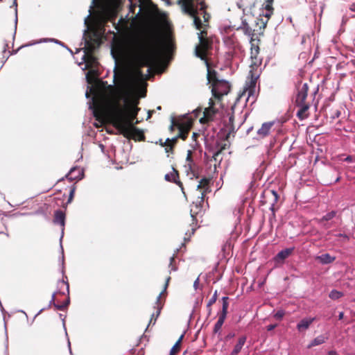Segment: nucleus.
<instances>
[{"instance_id": "nucleus-1", "label": "nucleus", "mask_w": 355, "mask_h": 355, "mask_svg": "<svg viewBox=\"0 0 355 355\" xmlns=\"http://www.w3.org/2000/svg\"><path fill=\"white\" fill-rule=\"evenodd\" d=\"M138 98H130L121 91L112 99L110 108L107 110L100 103L95 104L94 115L97 121L109 120L124 137L135 141H144V132L135 126L140 108Z\"/></svg>"}, {"instance_id": "nucleus-2", "label": "nucleus", "mask_w": 355, "mask_h": 355, "mask_svg": "<svg viewBox=\"0 0 355 355\" xmlns=\"http://www.w3.org/2000/svg\"><path fill=\"white\" fill-rule=\"evenodd\" d=\"M164 45L162 40L154 35L142 37L134 42L132 47L133 60L138 67L137 73L141 75V68L155 66L162 57L164 52Z\"/></svg>"}, {"instance_id": "nucleus-3", "label": "nucleus", "mask_w": 355, "mask_h": 355, "mask_svg": "<svg viewBox=\"0 0 355 355\" xmlns=\"http://www.w3.org/2000/svg\"><path fill=\"white\" fill-rule=\"evenodd\" d=\"M230 88L231 86L230 83L224 80H221L217 83H215V85L211 87V93L214 99L220 101L223 96L229 93Z\"/></svg>"}, {"instance_id": "nucleus-4", "label": "nucleus", "mask_w": 355, "mask_h": 355, "mask_svg": "<svg viewBox=\"0 0 355 355\" xmlns=\"http://www.w3.org/2000/svg\"><path fill=\"white\" fill-rule=\"evenodd\" d=\"M212 47V40L211 38L199 39V44L196 48V55L202 60H207V51Z\"/></svg>"}, {"instance_id": "nucleus-5", "label": "nucleus", "mask_w": 355, "mask_h": 355, "mask_svg": "<svg viewBox=\"0 0 355 355\" xmlns=\"http://www.w3.org/2000/svg\"><path fill=\"white\" fill-rule=\"evenodd\" d=\"M209 184V179L205 178L200 180L197 186V189L200 191V196H198L197 200L193 202V204L196 205L197 208L202 206L207 193L210 192Z\"/></svg>"}, {"instance_id": "nucleus-6", "label": "nucleus", "mask_w": 355, "mask_h": 355, "mask_svg": "<svg viewBox=\"0 0 355 355\" xmlns=\"http://www.w3.org/2000/svg\"><path fill=\"white\" fill-rule=\"evenodd\" d=\"M209 107L205 108L203 112V116L200 119V122L202 124L207 123L214 120L218 110L214 107L215 101L212 98L209 99Z\"/></svg>"}, {"instance_id": "nucleus-7", "label": "nucleus", "mask_w": 355, "mask_h": 355, "mask_svg": "<svg viewBox=\"0 0 355 355\" xmlns=\"http://www.w3.org/2000/svg\"><path fill=\"white\" fill-rule=\"evenodd\" d=\"M309 85L307 83L300 84L297 87V94L295 99V105L309 104L306 101L308 96Z\"/></svg>"}, {"instance_id": "nucleus-8", "label": "nucleus", "mask_w": 355, "mask_h": 355, "mask_svg": "<svg viewBox=\"0 0 355 355\" xmlns=\"http://www.w3.org/2000/svg\"><path fill=\"white\" fill-rule=\"evenodd\" d=\"M170 280H171V277H168L166 278V282L164 284V290L160 293L159 295L157 297V302H156V304L157 305V310L156 311V315H155V313H153V315H151V318L150 320L148 325H150V324H155L156 322L157 318H158V316L160 314L161 309H162V306H163V303L162 302L161 298H162V295H164L166 293V289L168 286Z\"/></svg>"}, {"instance_id": "nucleus-9", "label": "nucleus", "mask_w": 355, "mask_h": 355, "mask_svg": "<svg viewBox=\"0 0 355 355\" xmlns=\"http://www.w3.org/2000/svg\"><path fill=\"white\" fill-rule=\"evenodd\" d=\"M191 127V120L185 116H183L180 125L178 128L179 132L178 134V137L182 139L184 141L186 140L188 137V135Z\"/></svg>"}, {"instance_id": "nucleus-10", "label": "nucleus", "mask_w": 355, "mask_h": 355, "mask_svg": "<svg viewBox=\"0 0 355 355\" xmlns=\"http://www.w3.org/2000/svg\"><path fill=\"white\" fill-rule=\"evenodd\" d=\"M101 44V39L99 37H96L95 39V44L92 42V40H87L85 42V50L87 56V60H85L86 62H93L95 61V58L92 55L93 52L96 49L97 46Z\"/></svg>"}, {"instance_id": "nucleus-11", "label": "nucleus", "mask_w": 355, "mask_h": 355, "mask_svg": "<svg viewBox=\"0 0 355 355\" xmlns=\"http://www.w3.org/2000/svg\"><path fill=\"white\" fill-rule=\"evenodd\" d=\"M187 162H188L187 165L185 166L187 168V175H191V178H198L199 177V173H198V168L197 166L193 162V158H192V152L191 150H188L187 155Z\"/></svg>"}, {"instance_id": "nucleus-12", "label": "nucleus", "mask_w": 355, "mask_h": 355, "mask_svg": "<svg viewBox=\"0 0 355 355\" xmlns=\"http://www.w3.org/2000/svg\"><path fill=\"white\" fill-rule=\"evenodd\" d=\"M172 169L173 171L171 173H167L165 175V180L168 182H171L178 185L181 188L182 193H184L183 184L179 180L178 171L174 167H173Z\"/></svg>"}, {"instance_id": "nucleus-13", "label": "nucleus", "mask_w": 355, "mask_h": 355, "mask_svg": "<svg viewBox=\"0 0 355 355\" xmlns=\"http://www.w3.org/2000/svg\"><path fill=\"white\" fill-rule=\"evenodd\" d=\"M206 67L207 68V78L208 83L211 84V87H212L215 83H217L220 80L218 77L217 72L211 69L210 64L208 60L205 61Z\"/></svg>"}, {"instance_id": "nucleus-14", "label": "nucleus", "mask_w": 355, "mask_h": 355, "mask_svg": "<svg viewBox=\"0 0 355 355\" xmlns=\"http://www.w3.org/2000/svg\"><path fill=\"white\" fill-rule=\"evenodd\" d=\"M296 107H298V110L297 112V116L300 120H304L309 117V108L311 107L310 103L309 104H297Z\"/></svg>"}, {"instance_id": "nucleus-15", "label": "nucleus", "mask_w": 355, "mask_h": 355, "mask_svg": "<svg viewBox=\"0 0 355 355\" xmlns=\"http://www.w3.org/2000/svg\"><path fill=\"white\" fill-rule=\"evenodd\" d=\"M222 310L218 313V321L223 322L224 323L225 318L227 314V309L229 307V297H222Z\"/></svg>"}, {"instance_id": "nucleus-16", "label": "nucleus", "mask_w": 355, "mask_h": 355, "mask_svg": "<svg viewBox=\"0 0 355 355\" xmlns=\"http://www.w3.org/2000/svg\"><path fill=\"white\" fill-rule=\"evenodd\" d=\"M83 171L81 168L73 167L67 174L66 178L69 180H80L83 178Z\"/></svg>"}, {"instance_id": "nucleus-17", "label": "nucleus", "mask_w": 355, "mask_h": 355, "mask_svg": "<svg viewBox=\"0 0 355 355\" xmlns=\"http://www.w3.org/2000/svg\"><path fill=\"white\" fill-rule=\"evenodd\" d=\"M294 248H286L279 252L275 257V261L276 262H284L294 251Z\"/></svg>"}, {"instance_id": "nucleus-18", "label": "nucleus", "mask_w": 355, "mask_h": 355, "mask_svg": "<svg viewBox=\"0 0 355 355\" xmlns=\"http://www.w3.org/2000/svg\"><path fill=\"white\" fill-rule=\"evenodd\" d=\"M274 124L275 123L273 121L263 123L261 127L258 130L257 135L261 137L268 136Z\"/></svg>"}, {"instance_id": "nucleus-19", "label": "nucleus", "mask_w": 355, "mask_h": 355, "mask_svg": "<svg viewBox=\"0 0 355 355\" xmlns=\"http://www.w3.org/2000/svg\"><path fill=\"white\" fill-rule=\"evenodd\" d=\"M254 84L253 85H251L248 88H246L241 94L239 95L238 98H236V101H239L242 97L245 96L246 94L248 95L246 101H248L250 98L252 97V103L255 101V97L254 96Z\"/></svg>"}, {"instance_id": "nucleus-20", "label": "nucleus", "mask_w": 355, "mask_h": 355, "mask_svg": "<svg viewBox=\"0 0 355 355\" xmlns=\"http://www.w3.org/2000/svg\"><path fill=\"white\" fill-rule=\"evenodd\" d=\"M10 217L4 214L0 210V234H3L7 230V223L10 220Z\"/></svg>"}, {"instance_id": "nucleus-21", "label": "nucleus", "mask_w": 355, "mask_h": 355, "mask_svg": "<svg viewBox=\"0 0 355 355\" xmlns=\"http://www.w3.org/2000/svg\"><path fill=\"white\" fill-rule=\"evenodd\" d=\"M250 58L252 60L251 67L252 68L258 67L262 63V58L260 56L259 53H257L256 51L250 52Z\"/></svg>"}, {"instance_id": "nucleus-22", "label": "nucleus", "mask_w": 355, "mask_h": 355, "mask_svg": "<svg viewBox=\"0 0 355 355\" xmlns=\"http://www.w3.org/2000/svg\"><path fill=\"white\" fill-rule=\"evenodd\" d=\"M314 320L315 318L303 319L297 324V329L300 331L306 330L309 328V326L313 323Z\"/></svg>"}, {"instance_id": "nucleus-23", "label": "nucleus", "mask_w": 355, "mask_h": 355, "mask_svg": "<svg viewBox=\"0 0 355 355\" xmlns=\"http://www.w3.org/2000/svg\"><path fill=\"white\" fill-rule=\"evenodd\" d=\"M53 221L55 223L60 224L64 227L65 224V214L62 211L58 210L55 212Z\"/></svg>"}, {"instance_id": "nucleus-24", "label": "nucleus", "mask_w": 355, "mask_h": 355, "mask_svg": "<svg viewBox=\"0 0 355 355\" xmlns=\"http://www.w3.org/2000/svg\"><path fill=\"white\" fill-rule=\"evenodd\" d=\"M184 12L192 17L198 15L197 8L195 7L194 2L182 4Z\"/></svg>"}, {"instance_id": "nucleus-25", "label": "nucleus", "mask_w": 355, "mask_h": 355, "mask_svg": "<svg viewBox=\"0 0 355 355\" xmlns=\"http://www.w3.org/2000/svg\"><path fill=\"white\" fill-rule=\"evenodd\" d=\"M336 259L335 257L331 256L329 254H322L320 256H318L316 257V260H318L322 264H328L334 262Z\"/></svg>"}, {"instance_id": "nucleus-26", "label": "nucleus", "mask_w": 355, "mask_h": 355, "mask_svg": "<svg viewBox=\"0 0 355 355\" xmlns=\"http://www.w3.org/2000/svg\"><path fill=\"white\" fill-rule=\"evenodd\" d=\"M328 339L327 336H324V335H320L315 338L308 345L307 348L311 349L315 346L322 345L326 342V340Z\"/></svg>"}, {"instance_id": "nucleus-27", "label": "nucleus", "mask_w": 355, "mask_h": 355, "mask_svg": "<svg viewBox=\"0 0 355 355\" xmlns=\"http://www.w3.org/2000/svg\"><path fill=\"white\" fill-rule=\"evenodd\" d=\"M239 29L243 30V33L245 35L250 36V37H255L256 35V34L254 33V30L252 29V28L249 26V24L247 23L245 20L242 21V24Z\"/></svg>"}, {"instance_id": "nucleus-28", "label": "nucleus", "mask_w": 355, "mask_h": 355, "mask_svg": "<svg viewBox=\"0 0 355 355\" xmlns=\"http://www.w3.org/2000/svg\"><path fill=\"white\" fill-rule=\"evenodd\" d=\"M246 341V337L245 336H241L239 338L238 343L234 346V348L233 351L231 352L230 355H238V354L241 352L242 347H243L244 344Z\"/></svg>"}, {"instance_id": "nucleus-29", "label": "nucleus", "mask_w": 355, "mask_h": 355, "mask_svg": "<svg viewBox=\"0 0 355 355\" xmlns=\"http://www.w3.org/2000/svg\"><path fill=\"white\" fill-rule=\"evenodd\" d=\"M274 0H265V2L263 3V8L266 10V13L264 14V16L266 17L269 18L273 13V7H272V3Z\"/></svg>"}, {"instance_id": "nucleus-30", "label": "nucleus", "mask_w": 355, "mask_h": 355, "mask_svg": "<svg viewBox=\"0 0 355 355\" xmlns=\"http://www.w3.org/2000/svg\"><path fill=\"white\" fill-rule=\"evenodd\" d=\"M183 119L182 117H174L171 116V125L169 126V130L171 132H173L176 128L178 129L180 123L182 122V120Z\"/></svg>"}, {"instance_id": "nucleus-31", "label": "nucleus", "mask_w": 355, "mask_h": 355, "mask_svg": "<svg viewBox=\"0 0 355 355\" xmlns=\"http://www.w3.org/2000/svg\"><path fill=\"white\" fill-rule=\"evenodd\" d=\"M57 293H54L52 295L51 300L50 302L53 304V306L56 308V309L62 311L66 307H67V306L69 305V298L68 297V299L64 302H63L61 304H56L55 302V296H56Z\"/></svg>"}, {"instance_id": "nucleus-32", "label": "nucleus", "mask_w": 355, "mask_h": 355, "mask_svg": "<svg viewBox=\"0 0 355 355\" xmlns=\"http://www.w3.org/2000/svg\"><path fill=\"white\" fill-rule=\"evenodd\" d=\"M184 335H182L179 339L176 341L175 345L173 346V347L171 349L170 354L169 355H177L181 349V343L183 339Z\"/></svg>"}, {"instance_id": "nucleus-33", "label": "nucleus", "mask_w": 355, "mask_h": 355, "mask_svg": "<svg viewBox=\"0 0 355 355\" xmlns=\"http://www.w3.org/2000/svg\"><path fill=\"white\" fill-rule=\"evenodd\" d=\"M259 43L260 40L258 38H255L254 37H252L250 38V52L255 51L257 53H259L260 49H259Z\"/></svg>"}, {"instance_id": "nucleus-34", "label": "nucleus", "mask_w": 355, "mask_h": 355, "mask_svg": "<svg viewBox=\"0 0 355 355\" xmlns=\"http://www.w3.org/2000/svg\"><path fill=\"white\" fill-rule=\"evenodd\" d=\"M236 107V104L234 105L232 108H231V110H232V114L229 117V125H230V132H234V109ZM230 132H229L226 136H225V139L227 140V139L229 138V136H230Z\"/></svg>"}, {"instance_id": "nucleus-35", "label": "nucleus", "mask_w": 355, "mask_h": 355, "mask_svg": "<svg viewBox=\"0 0 355 355\" xmlns=\"http://www.w3.org/2000/svg\"><path fill=\"white\" fill-rule=\"evenodd\" d=\"M336 215V211H331L327 214H325L324 216H322L321 218L318 219V223H323L324 222H327L331 220L332 218H334Z\"/></svg>"}, {"instance_id": "nucleus-36", "label": "nucleus", "mask_w": 355, "mask_h": 355, "mask_svg": "<svg viewBox=\"0 0 355 355\" xmlns=\"http://www.w3.org/2000/svg\"><path fill=\"white\" fill-rule=\"evenodd\" d=\"M230 145L227 144V143H224V144H218V150H216V152H215L213 155V158L214 159V160H217V157L223 151L225 150V149H227V148H229Z\"/></svg>"}, {"instance_id": "nucleus-37", "label": "nucleus", "mask_w": 355, "mask_h": 355, "mask_svg": "<svg viewBox=\"0 0 355 355\" xmlns=\"http://www.w3.org/2000/svg\"><path fill=\"white\" fill-rule=\"evenodd\" d=\"M217 300V291H216L213 295V296L209 300L207 307L208 309V315H211V306L216 302Z\"/></svg>"}, {"instance_id": "nucleus-38", "label": "nucleus", "mask_w": 355, "mask_h": 355, "mask_svg": "<svg viewBox=\"0 0 355 355\" xmlns=\"http://www.w3.org/2000/svg\"><path fill=\"white\" fill-rule=\"evenodd\" d=\"M343 296V293L336 290H333L330 292L329 297L332 300H338Z\"/></svg>"}, {"instance_id": "nucleus-39", "label": "nucleus", "mask_w": 355, "mask_h": 355, "mask_svg": "<svg viewBox=\"0 0 355 355\" xmlns=\"http://www.w3.org/2000/svg\"><path fill=\"white\" fill-rule=\"evenodd\" d=\"M193 23H194V25H195L196 29L201 30V28L202 27V24L200 18L197 15L193 16Z\"/></svg>"}, {"instance_id": "nucleus-40", "label": "nucleus", "mask_w": 355, "mask_h": 355, "mask_svg": "<svg viewBox=\"0 0 355 355\" xmlns=\"http://www.w3.org/2000/svg\"><path fill=\"white\" fill-rule=\"evenodd\" d=\"M240 1L243 7L250 8L254 5L255 0H240Z\"/></svg>"}, {"instance_id": "nucleus-41", "label": "nucleus", "mask_w": 355, "mask_h": 355, "mask_svg": "<svg viewBox=\"0 0 355 355\" xmlns=\"http://www.w3.org/2000/svg\"><path fill=\"white\" fill-rule=\"evenodd\" d=\"M76 187L75 186V184H73L70 187V191H69V198H68V200H67V204L71 203V201L73 200V197H74V193H75V191H76Z\"/></svg>"}, {"instance_id": "nucleus-42", "label": "nucleus", "mask_w": 355, "mask_h": 355, "mask_svg": "<svg viewBox=\"0 0 355 355\" xmlns=\"http://www.w3.org/2000/svg\"><path fill=\"white\" fill-rule=\"evenodd\" d=\"M223 324V322L218 320L214 327V330H213L214 334L219 333L220 331Z\"/></svg>"}, {"instance_id": "nucleus-43", "label": "nucleus", "mask_w": 355, "mask_h": 355, "mask_svg": "<svg viewBox=\"0 0 355 355\" xmlns=\"http://www.w3.org/2000/svg\"><path fill=\"white\" fill-rule=\"evenodd\" d=\"M58 286H60V288H62V286H65L66 287V291L67 292V293L69 294V285L67 282H65L64 280H62V281H60L58 282Z\"/></svg>"}, {"instance_id": "nucleus-44", "label": "nucleus", "mask_w": 355, "mask_h": 355, "mask_svg": "<svg viewBox=\"0 0 355 355\" xmlns=\"http://www.w3.org/2000/svg\"><path fill=\"white\" fill-rule=\"evenodd\" d=\"M101 19L102 22L104 24L107 22L109 20H110V14L109 12L103 13Z\"/></svg>"}, {"instance_id": "nucleus-45", "label": "nucleus", "mask_w": 355, "mask_h": 355, "mask_svg": "<svg viewBox=\"0 0 355 355\" xmlns=\"http://www.w3.org/2000/svg\"><path fill=\"white\" fill-rule=\"evenodd\" d=\"M200 38H209L207 37V31L206 30H202L200 31V32L198 33V39H200Z\"/></svg>"}, {"instance_id": "nucleus-46", "label": "nucleus", "mask_w": 355, "mask_h": 355, "mask_svg": "<svg viewBox=\"0 0 355 355\" xmlns=\"http://www.w3.org/2000/svg\"><path fill=\"white\" fill-rule=\"evenodd\" d=\"M284 315L283 311H279L275 314V318L277 320H281Z\"/></svg>"}, {"instance_id": "nucleus-47", "label": "nucleus", "mask_w": 355, "mask_h": 355, "mask_svg": "<svg viewBox=\"0 0 355 355\" xmlns=\"http://www.w3.org/2000/svg\"><path fill=\"white\" fill-rule=\"evenodd\" d=\"M173 148H174V146H172L171 144H168V145L165 146V151L166 153H173Z\"/></svg>"}, {"instance_id": "nucleus-48", "label": "nucleus", "mask_w": 355, "mask_h": 355, "mask_svg": "<svg viewBox=\"0 0 355 355\" xmlns=\"http://www.w3.org/2000/svg\"><path fill=\"white\" fill-rule=\"evenodd\" d=\"M319 224L321 225L325 229H329L332 226V223H329V221L324 222L323 223H319Z\"/></svg>"}, {"instance_id": "nucleus-49", "label": "nucleus", "mask_w": 355, "mask_h": 355, "mask_svg": "<svg viewBox=\"0 0 355 355\" xmlns=\"http://www.w3.org/2000/svg\"><path fill=\"white\" fill-rule=\"evenodd\" d=\"M270 193L273 196L274 202H277L278 200V198H279V196H278L277 193L275 191L272 190V191H270Z\"/></svg>"}, {"instance_id": "nucleus-50", "label": "nucleus", "mask_w": 355, "mask_h": 355, "mask_svg": "<svg viewBox=\"0 0 355 355\" xmlns=\"http://www.w3.org/2000/svg\"><path fill=\"white\" fill-rule=\"evenodd\" d=\"M227 44H234V37H228L225 41Z\"/></svg>"}, {"instance_id": "nucleus-51", "label": "nucleus", "mask_w": 355, "mask_h": 355, "mask_svg": "<svg viewBox=\"0 0 355 355\" xmlns=\"http://www.w3.org/2000/svg\"><path fill=\"white\" fill-rule=\"evenodd\" d=\"M178 139L179 137H178V135L173 137V139H171V144L175 147L178 142Z\"/></svg>"}, {"instance_id": "nucleus-52", "label": "nucleus", "mask_w": 355, "mask_h": 355, "mask_svg": "<svg viewBox=\"0 0 355 355\" xmlns=\"http://www.w3.org/2000/svg\"><path fill=\"white\" fill-rule=\"evenodd\" d=\"M339 237H341L343 238L345 241H347L349 240V236L347 234H338L337 235Z\"/></svg>"}, {"instance_id": "nucleus-53", "label": "nucleus", "mask_w": 355, "mask_h": 355, "mask_svg": "<svg viewBox=\"0 0 355 355\" xmlns=\"http://www.w3.org/2000/svg\"><path fill=\"white\" fill-rule=\"evenodd\" d=\"M276 327H277V324H270V325L267 326V330H268V331H272V330H273Z\"/></svg>"}, {"instance_id": "nucleus-54", "label": "nucleus", "mask_w": 355, "mask_h": 355, "mask_svg": "<svg viewBox=\"0 0 355 355\" xmlns=\"http://www.w3.org/2000/svg\"><path fill=\"white\" fill-rule=\"evenodd\" d=\"M96 37H98L96 33H94L92 36L89 37V40H92V42L95 44V39Z\"/></svg>"}, {"instance_id": "nucleus-55", "label": "nucleus", "mask_w": 355, "mask_h": 355, "mask_svg": "<svg viewBox=\"0 0 355 355\" xmlns=\"http://www.w3.org/2000/svg\"><path fill=\"white\" fill-rule=\"evenodd\" d=\"M168 144H171V139H169V138L166 139V140L164 142V144H162V146H165Z\"/></svg>"}, {"instance_id": "nucleus-56", "label": "nucleus", "mask_w": 355, "mask_h": 355, "mask_svg": "<svg viewBox=\"0 0 355 355\" xmlns=\"http://www.w3.org/2000/svg\"><path fill=\"white\" fill-rule=\"evenodd\" d=\"M352 160H353V157H352V156H350V155H349V156H347V157L344 159V161L347 162H352Z\"/></svg>"}, {"instance_id": "nucleus-57", "label": "nucleus", "mask_w": 355, "mask_h": 355, "mask_svg": "<svg viewBox=\"0 0 355 355\" xmlns=\"http://www.w3.org/2000/svg\"><path fill=\"white\" fill-rule=\"evenodd\" d=\"M198 284H199V279L197 278L196 279V281L194 282V284H193V286L196 289H197L198 286Z\"/></svg>"}, {"instance_id": "nucleus-58", "label": "nucleus", "mask_w": 355, "mask_h": 355, "mask_svg": "<svg viewBox=\"0 0 355 355\" xmlns=\"http://www.w3.org/2000/svg\"><path fill=\"white\" fill-rule=\"evenodd\" d=\"M182 4L194 2V0H180Z\"/></svg>"}, {"instance_id": "nucleus-59", "label": "nucleus", "mask_w": 355, "mask_h": 355, "mask_svg": "<svg viewBox=\"0 0 355 355\" xmlns=\"http://www.w3.org/2000/svg\"><path fill=\"white\" fill-rule=\"evenodd\" d=\"M154 112H155L154 110H149L148 112V117H147V119L150 118L152 114L154 113Z\"/></svg>"}, {"instance_id": "nucleus-60", "label": "nucleus", "mask_w": 355, "mask_h": 355, "mask_svg": "<svg viewBox=\"0 0 355 355\" xmlns=\"http://www.w3.org/2000/svg\"><path fill=\"white\" fill-rule=\"evenodd\" d=\"M343 318H344V313L340 312L338 315V320H342V319H343Z\"/></svg>"}, {"instance_id": "nucleus-61", "label": "nucleus", "mask_w": 355, "mask_h": 355, "mask_svg": "<svg viewBox=\"0 0 355 355\" xmlns=\"http://www.w3.org/2000/svg\"><path fill=\"white\" fill-rule=\"evenodd\" d=\"M336 354H337V353H336V351H334V350H331V351H329V352H328V354H329V355H336Z\"/></svg>"}, {"instance_id": "nucleus-62", "label": "nucleus", "mask_w": 355, "mask_h": 355, "mask_svg": "<svg viewBox=\"0 0 355 355\" xmlns=\"http://www.w3.org/2000/svg\"><path fill=\"white\" fill-rule=\"evenodd\" d=\"M234 336V334H229L226 338L228 339V338H233Z\"/></svg>"}, {"instance_id": "nucleus-63", "label": "nucleus", "mask_w": 355, "mask_h": 355, "mask_svg": "<svg viewBox=\"0 0 355 355\" xmlns=\"http://www.w3.org/2000/svg\"><path fill=\"white\" fill-rule=\"evenodd\" d=\"M173 261H174V257H171V263H170V264H172Z\"/></svg>"}, {"instance_id": "nucleus-64", "label": "nucleus", "mask_w": 355, "mask_h": 355, "mask_svg": "<svg viewBox=\"0 0 355 355\" xmlns=\"http://www.w3.org/2000/svg\"><path fill=\"white\" fill-rule=\"evenodd\" d=\"M198 137V134L194 132V133L193 134V138H196V137Z\"/></svg>"}]
</instances>
